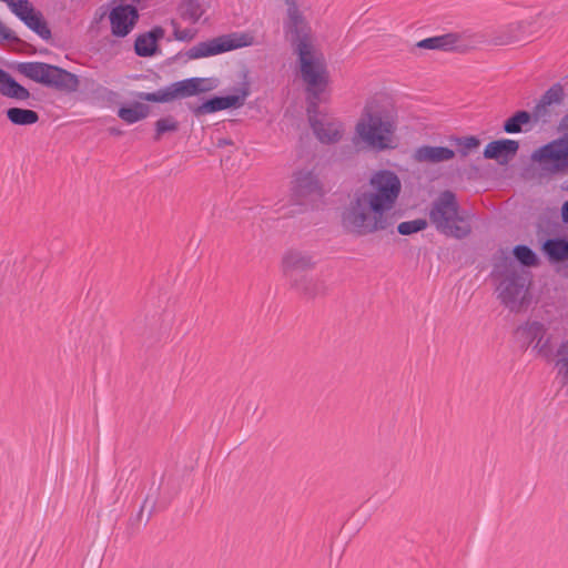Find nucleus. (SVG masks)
I'll return each instance as SVG.
<instances>
[{
	"label": "nucleus",
	"instance_id": "1",
	"mask_svg": "<svg viewBox=\"0 0 568 568\" xmlns=\"http://www.w3.org/2000/svg\"><path fill=\"white\" fill-rule=\"evenodd\" d=\"M402 191L398 175L387 169L374 172L369 189L355 194L342 212L343 227L357 236L386 231L395 223L390 212L395 209Z\"/></svg>",
	"mask_w": 568,
	"mask_h": 568
},
{
	"label": "nucleus",
	"instance_id": "2",
	"mask_svg": "<svg viewBox=\"0 0 568 568\" xmlns=\"http://www.w3.org/2000/svg\"><path fill=\"white\" fill-rule=\"evenodd\" d=\"M284 32L298 55L301 77L306 85V111L314 112L324 101L329 75L325 62L312 55L311 28L295 3L287 8Z\"/></svg>",
	"mask_w": 568,
	"mask_h": 568
},
{
	"label": "nucleus",
	"instance_id": "3",
	"mask_svg": "<svg viewBox=\"0 0 568 568\" xmlns=\"http://www.w3.org/2000/svg\"><path fill=\"white\" fill-rule=\"evenodd\" d=\"M491 276L496 283L497 298L510 312L518 313L530 303L531 276L514 261L504 260L495 267Z\"/></svg>",
	"mask_w": 568,
	"mask_h": 568
},
{
	"label": "nucleus",
	"instance_id": "4",
	"mask_svg": "<svg viewBox=\"0 0 568 568\" xmlns=\"http://www.w3.org/2000/svg\"><path fill=\"white\" fill-rule=\"evenodd\" d=\"M395 118L377 105H365L355 125V134L369 149L382 152L397 146Z\"/></svg>",
	"mask_w": 568,
	"mask_h": 568
},
{
	"label": "nucleus",
	"instance_id": "5",
	"mask_svg": "<svg viewBox=\"0 0 568 568\" xmlns=\"http://www.w3.org/2000/svg\"><path fill=\"white\" fill-rule=\"evenodd\" d=\"M429 220L439 233L449 237L462 240L471 232L468 219L459 214V205L452 191L443 192L434 201Z\"/></svg>",
	"mask_w": 568,
	"mask_h": 568
},
{
	"label": "nucleus",
	"instance_id": "6",
	"mask_svg": "<svg viewBox=\"0 0 568 568\" xmlns=\"http://www.w3.org/2000/svg\"><path fill=\"white\" fill-rule=\"evenodd\" d=\"M17 71L26 78L48 88L74 92L79 88V79L74 73L45 62H20Z\"/></svg>",
	"mask_w": 568,
	"mask_h": 568
},
{
	"label": "nucleus",
	"instance_id": "7",
	"mask_svg": "<svg viewBox=\"0 0 568 568\" xmlns=\"http://www.w3.org/2000/svg\"><path fill=\"white\" fill-rule=\"evenodd\" d=\"M206 81L207 79L204 78H189L154 92H136L135 97L141 101L168 103L175 99L189 98L211 90V87L205 85Z\"/></svg>",
	"mask_w": 568,
	"mask_h": 568
},
{
	"label": "nucleus",
	"instance_id": "8",
	"mask_svg": "<svg viewBox=\"0 0 568 568\" xmlns=\"http://www.w3.org/2000/svg\"><path fill=\"white\" fill-rule=\"evenodd\" d=\"M291 197L294 203L305 205L323 196V184L318 173L313 169H298L291 181Z\"/></svg>",
	"mask_w": 568,
	"mask_h": 568
},
{
	"label": "nucleus",
	"instance_id": "9",
	"mask_svg": "<svg viewBox=\"0 0 568 568\" xmlns=\"http://www.w3.org/2000/svg\"><path fill=\"white\" fill-rule=\"evenodd\" d=\"M532 159L547 174L568 169V135L542 145L532 154Z\"/></svg>",
	"mask_w": 568,
	"mask_h": 568
},
{
	"label": "nucleus",
	"instance_id": "10",
	"mask_svg": "<svg viewBox=\"0 0 568 568\" xmlns=\"http://www.w3.org/2000/svg\"><path fill=\"white\" fill-rule=\"evenodd\" d=\"M8 7L20 21L42 40L49 41L51 39V29L42 12L37 10L28 0H11Z\"/></svg>",
	"mask_w": 568,
	"mask_h": 568
},
{
	"label": "nucleus",
	"instance_id": "11",
	"mask_svg": "<svg viewBox=\"0 0 568 568\" xmlns=\"http://www.w3.org/2000/svg\"><path fill=\"white\" fill-rule=\"evenodd\" d=\"M310 125L315 136L325 144L336 143L342 139L343 124L336 119H328L316 108L314 112L306 111Z\"/></svg>",
	"mask_w": 568,
	"mask_h": 568
},
{
	"label": "nucleus",
	"instance_id": "12",
	"mask_svg": "<svg viewBox=\"0 0 568 568\" xmlns=\"http://www.w3.org/2000/svg\"><path fill=\"white\" fill-rule=\"evenodd\" d=\"M139 11L133 4H116L109 12L111 33L116 38L126 37L139 21Z\"/></svg>",
	"mask_w": 568,
	"mask_h": 568
},
{
	"label": "nucleus",
	"instance_id": "13",
	"mask_svg": "<svg viewBox=\"0 0 568 568\" xmlns=\"http://www.w3.org/2000/svg\"><path fill=\"white\" fill-rule=\"evenodd\" d=\"M234 94L223 97L216 95L210 98L195 109V113L207 114L231 108H241L244 105L245 100L250 93L248 88L243 84L241 87L234 88Z\"/></svg>",
	"mask_w": 568,
	"mask_h": 568
},
{
	"label": "nucleus",
	"instance_id": "14",
	"mask_svg": "<svg viewBox=\"0 0 568 568\" xmlns=\"http://www.w3.org/2000/svg\"><path fill=\"white\" fill-rule=\"evenodd\" d=\"M314 265L313 256L298 250H288L282 257V271L291 285L301 277V272L311 270Z\"/></svg>",
	"mask_w": 568,
	"mask_h": 568
},
{
	"label": "nucleus",
	"instance_id": "15",
	"mask_svg": "<svg viewBox=\"0 0 568 568\" xmlns=\"http://www.w3.org/2000/svg\"><path fill=\"white\" fill-rule=\"evenodd\" d=\"M544 333H547V326L542 322L527 320L516 327L514 336L520 348L527 349L529 346L534 348L535 343L540 341Z\"/></svg>",
	"mask_w": 568,
	"mask_h": 568
},
{
	"label": "nucleus",
	"instance_id": "16",
	"mask_svg": "<svg viewBox=\"0 0 568 568\" xmlns=\"http://www.w3.org/2000/svg\"><path fill=\"white\" fill-rule=\"evenodd\" d=\"M564 88L560 83L551 85L539 99L532 110V115L536 121H547L549 116L548 108L552 104H560L564 101Z\"/></svg>",
	"mask_w": 568,
	"mask_h": 568
},
{
	"label": "nucleus",
	"instance_id": "17",
	"mask_svg": "<svg viewBox=\"0 0 568 568\" xmlns=\"http://www.w3.org/2000/svg\"><path fill=\"white\" fill-rule=\"evenodd\" d=\"M231 44L225 45L223 37L213 38L206 41L199 42L197 44L185 51L184 55L189 60H197L202 58L213 57L221 53L227 52V48Z\"/></svg>",
	"mask_w": 568,
	"mask_h": 568
},
{
	"label": "nucleus",
	"instance_id": "18",
	"mask_svg": "<svg viewBox=\"0 0 568 568\" xmlns=\"http://www.w3.org/2000/svg\"><path fill=\"white\" fill-rule=\"evenodd\" d=\"M519 148V143L515 140L503 139L489 142L484 150V156L486 159L500 160L504 159L507 161L509 158L514 156Z\"/></svg>",
	"mask_w": 568,
	"mask_h": 568
},
{
	"label": "nucleus",
	"instance_id": "19",
	"mask_svg": "<svg viewBox=\"0 0 568 568\" xmlns=\"http://www.w3.org/2000/svg\"><path fill=\"white\" fill-rule=\"evenodd\" d=\"M164 36V30L161 27H155L152 30L136 37L134 42V50L139 57H151L156 51V42Z\"/></svg>",
	"mask_w": 568,
	"mask_h": 568
},
{
	"label": "nucleus",
	"instance_id": "20",
	"mask_svg": "<svg viewBox=\"0 0 568 568\" xmlns=\"http://www.w3.org/2000/svg\"><path fill=\"white\" fill-rule=\"evenodd\" d=\"M0 93L4 97L24 101L29 99L30 92L27 88L17 82L7 71L0 68Z\"/></svg>",
	"mask_w": 568,
	"mask_h": 568
},
{
	"label": "nucleus",
	"instance_id": "21",
	"mask_svg": "<svg viewBox=\"0 0 568 568\" xmlns=\"http://www.w3.org/2000/svg\"><path fill=\"white\" fill-rule=\"evenodd\" d=\"M454 156V150L446 146L423 145L415 152V158L419 162L438 163L452 160Z\"/></svg>",
	"mask_w": 568,
	"mask_h": 568
},
{
	"label": "nucleus",
	"instance_id": "22",
	"mask_svg": "<svg viewBox=\"0 0 568 568\" xmlns=\"http://www.w3.org/2000/svg\"><path fill=\"white\" fill-rule=\"evenodd\" d=\"M291 286L310 298L324 295L327 290L323 280L317 277H307L305 275H302L298 280H294V283Z\"/></svg>",
	"mask_w": 568,
	"mask_h": 568
},
{
	"label": "nucleus",
	"instance_id": "23",
	"mask_svg": "<svg viewBox=\"0 0 568 568\" xmlns=\"http://www.w3.org/2000/svg\"><path fill=\"white\" fill-rule=\"evenodd\" d=\"M552 362L557 369V378L568 397V338L561 341L556 347V357Z\"/></svg>",
	"mask_w": 568,
	"mask_h": 568
},
{
	"label": "nucleus",
	"instance_id": "24",
	"mask_svg": "<svg viewBox=\"0 0 568 568\" xmlns=\"http://www.w3.org/2000/svg\"><path fill=\"white\" fill-rule=\"evenodd\" d=\"M542 252L551 262L568 260V239L554 237L542 243Z\"/></svg>",
	"mask_w": 568,
	"mask_h": 568
},
{
	"label": "nucleus",
	"instance_id": "25",
	"mask_svg": "<svg viewBox=\"0 0 568 568\" xmlns=\"http://www.w3.org/2000/svg\"><path fill=\"white\" fill-rule=\"evenodd\" d=\"M458 42V36L455 33H445L442 36L430 37L417 42L416 47L427 50L450 51Z\"/></svg>",
	"mask_w": 568,
	"mask_h": 568
},
{
	"label": "nucleus",
	"instance_id": "26",
	"mask_svg": "<svg viewBox=\"0 0 568 568\" xmlns=\"http://www.w3.org/2000/svg\"><path fill=\"white\" fill-rule=\"evenodd\" d=\"M149 113L150 108L146 104L135 102L131 106H121L118 111V116L128 124H133L145 119Z\"/></svg>",
	"mask_w": 568,
	"mask_h": 568
},
{
	"label": "nucleus",
	"instance_id": "27",
	"mask_svg": "<svg viewBox=\"0 0 568 568\" xmlns=\"http://www.w3.org/2000/svg\"><path fill=\"white\" fill-rule=\"evenodd\" d=\"M6 114L14 125H31L39 121V114L30 109L10 108L6 111Z\"/></svg>",
	"mask_w": 568,
	"mask_h": 568
},
{
	"label": "nucleus",
	"instance_id": "28",
	"mask_svg": "<svg viewBox=\"0 0 568 568\" xmlns=\"http://www.w3.org/2000/svg\"><path fill=\"white\" fill-rule=\"evenodd\" d=\"M532 113L528 111H517L514 115L508 118L503 125V129L508 134H516L523 132V126L531 121Z\"/></svg>",
	"mask_w": 568,
	"mask_h": 568
},
{
	"label": "nucleus",
	"instance_id": "29",
	"mask_svg": "<svg viewBox=\"0 0 568 568\" xmlns=\"http://www.w3.org/2000/svg\"><path fill=\"white\" fill-rule=\"evenodd\" d=\"M179 11L181 18L191 23H196L203 14V9L199 0H181Z\"/></svg>",
	"mask_w": 568,
	"mask_h": 568
},
{
	"label": "nucleus",
	"instance_id": "30",
	"mask_svg": "<svg viewBox=\"0 0 568 568\" xmlns=\"http://www.w3.org/2000/svg\"><path fill=\"white\" fill-rule=\"evenodd\" d=\"M532 351L537 356L546 362H552L556 357V348L552 345V336L547 333L542 334L540 341L535 343Z\"/></svg>",
	"mask_w": 568,
	"mask_h": 568
},
{
	"label": "nucleus",
	"instance_id": "31",
	"mask_svg": "<svg viewBox=\"0 0 568 568\" xmlns=\"http://www.w3.org/2000/svg\"><path fill=\"white\" fill-rule=\"evenodd\" d=\"M513 253L515 258L524 266H535L538 264L537 254L527 245H516Z\"/></svg>",
	"mask_w": 568,
	"mask_h": 568
},
{
	"label": "nucleus",
	"instance_id": "32",
	"mask_svg": "<svg viewBox=\"0 0 568 568\" xmlns=\"http://www.w3.org/2000/svg\"><path fill=\"white\" fill-rule=\"evenodd\" d=\"M222 37L223 41L225 42V45L231 44V47L227 48V52L239 48L248 47L254 43V37L248 33H233L230 36Z\"/></svg>",
	"mask_w": 568,
	"mask_h": 568
},
{
	"label": "nucleus",
	"instance_id": "33",
	"mask_svg": "<svg viewBox=\"0 0 568 568\" xmlns=\"http://www.w3.org/2000/svg\"><path fill=\"white\" fill-rule=\"evenodd\" d=\"M427 227V221L425 219H416L412 221L402 222L397 226V231L402 235H410L417 233Z\"/></svg>",
	"mask_w": 568,
	"mask_h": 568
},
{
	"label": "nucleus",
	"instance_id": "34",
	"mask_svg": "<svg viewBox=\"0 0 568 568\" xmlns=\"http://www.w3.org/2000/svg\"><path fill=\"white\" fill-rule=\"evenodd\" d=\"M178 130V121L172 118H162L155 122V135L154 140L159 141L161 136L166 132H174Z\"/></svg>",
	"mask_w": 568,
	"mask_h": 568
},
{
	"label": "nucleus",
	"instance_id": "35",
	"mask_svg": "<svg viewBox=\"0 0 568 568\" xmlns=\"http://www.w3.org/2000/svg\"><path fill=\"white\" fill-rule=\"evenodd\" d=\"M479 143H480L479 139L474 135L462 136V138L455 139V144L458 148L457 151L462 156H467L469 151L471 149L477 148L479 145Z\"/></svg>",
	"mask_w": 568,
	"mask_h": 568
},
{
	"label": "nucleus",
	"instance_id": "36",
	"mask_svg": "<svg viewBox=\"0 0 568 568\" xmlns=\"http://www.w3.org/2000/svg\"><path fill=\"white\" fill-rule=\"evenodd\" d=\"M171 26L173 28L174 39L182 42H189L193 40L196 36V30L192 28L181 29L180 24L172 20Z\"/></svg>",
	"mask_w": 568,
	"mask_h": 568
},
{
	"label": "nucleus",
	"instance_id": "37",
	"mask_svg": "<svg viewBox=\"0 0 568 568\" xmlns=\"http://www.w3.org/2000/svg\"><path fill=\"white\" fill-rule=\"evenodd\" d=\"M93 94L97 99H100V100H103L106 102H113L118 98L116 92H114L113 90H111L106 87H103V85H98L97 89L93 91Z\"/></svg>",
	"mask_w": 568,
	"mask_h": 568
},
{
	"label": "nucleus",
	"instance_id": "38",
	"mask_svg": "<svg viewBox=\"0 0 568 568\" xmlns=\"http://www.w3.org/2000/svg\"><path fill=\"white\" fill-rule=\"evenodd\" d=\"M561 220L564 223H568V201L564 202L561 206Z\"/></svg>",
	"mask_w": 568,
	"mask_h": 568
}]
</instances>
